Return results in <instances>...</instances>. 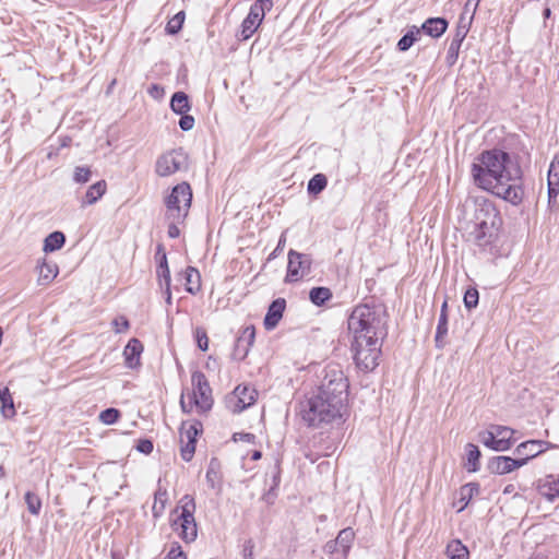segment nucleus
Masks as SVG:
<instances>
[{"instance_id":"nucleus-1","label":"nucleus","mask_w":559,"mask_h":559,"mask_svg":"<svg viewBox=\"0 0 559 559\" xmlns=\"http://www.w3.org/2000/svg\"><path fill=\"white\" fill-rule=\"evenodd\" d=\"M347 328L357 367L364 371L373 370L379 365L382 341L386 336L382 311L366 304L358 305L348 317Z\"/></svg>"},{"instance_id":"nucleus-2","label":"nucleus","mask_w":559,"mask_h":559,"mask_svg":"<svg viewBox=\"0 0 559 559\" xmlns=\"http://www.w3.org/2000/svg\"><path fill=\"white\" fill-rule=\"evenodd\" d=\"M345 404L319 391L313 393L300 405V416L310 427H319L341 419Z\"/></svg>"},{"instance_id":"nucleus-3","label":"nucleus","mask_w":559,"mask_h":559,"mask_svg":"<svg viewBox=\"0 0 559 559\" xmlns=\"http://www.w3.org/2000/svg\"><path fill=\"white\" fill-rule=\"evenodd\" d=\"M472 175H522L515 155L492 148L484 151L473 163Z\"/></svg>"},{"instance_id":"nucleus-4","label":"nucleus","mask_w":559,"mask_h":559,"mask_svg":"<svg viewBox=\"0 0 559 559\" xmlns=\"http://www.w3.org/2000/svg\"><path fill=\"white\" fill-rule=\"evenodd\" d=\"M195 509L194 498L190 495H185L169 515L173 531L185 543H192L198 536V525L194 518Z\"/></svg>"},{"instance_id":"nucleus-5","label":"nucleus","mask_w":559,"mask_h":559,"mask_svg":"<svg viewBox=\"0 0 559 559\" xmlns=\"http://www.w3.org/2000/svg\"><path fill=\"white\" fill-rule=\"evenodd\" d=\"M191 393H182L180 406L185 413H191L195 409L198 413H206L213 406L212 389L205 374L199 370L191 374Z\"/></svg>"},{"instance_id":"nucleus-6","label":"nucleus","mask_w":559,"mask_h":559,"mask_svg":"<svg viewBox=\"0 0 559 559\" xmlns=\"http://www.w3.org/2000/svg\"><path fill=\"white\" fill-rule=\"evenodd\" d=\"M521 177H473L474 185L512 204L522 201Z\"/></svg>"},{"instance_id":"nucleus-7","label":"nucleus","mask_w":559,"mask_h":559,"mask_svg":"<svg viewBox=\"0 0 559 559\" xmlns=\"http://www.w3.org/2000/svg\"><path fill=\"white\" fill-rule=\"evenodd\" d=\"M192 201V191L187 182L175 186L170 194L165 199L166 219L185 222Z\"/></svg>"},{"instance_id":"nucleus-8","label":"nucleus","mask_w":559,"mask_h":559,"mask_svg":"<svg viewBox=\"0 0 559 559\" xmlns=\"http://www.w3.org/2000/svg\"><path fill=\"white\" fill-rule=\"evenodd\" d=\"M317 391L345 404L348 393V382L344 372L336 366L328 367L324 378Z\"/></svg>"},{"instance_id":"nucleus-9","label":"nucleus","mask_w":559,"mask_h":559,"mask_svg":"<svg viewBox=\"0 0 559 559\" xmlns=\"http://www.w3.org/2000/svg\"><path fill=\"white\" fill-rule=\"evenodd\" d=\"M189 170L188 155L181 150H173L163 154L156 162L157 175H174Z\"/></svg>"},{"instance_id":"nucleus-10","label":"nucleus","mask_w":559,"mask_h":559,"mask_svg":"<svg viewBox=\"0 0 559 559\" xmlns=\"http://www.w3.org/2000/svg\"><path fill=\"white\" fill-rule=\"evenodd\" d=\"M258 392L249 385H237L235 390L225 397V405L233 414H239L255 403Z\"/></svg>"},{"instance_id":"nucleus-11","label":"nucleus","mask_w":559,"mask_h":559,"mask_svg":"<svg viewBox=\"0 0 559 559\" xmlns=\"http://www.w3.org/2000/svg\"><path fill=\"white\" fill-rule=\"evenodd\" d=\"M312 260L309 254L300 253L295 250L288 252V264L286 282H298L311 272Z\"/></svg>"},{"instance_id":"nucleus-12","label":"nucleus","mask_w":559,"mask_h":559,"mask_svg":"<svg viewBox=\"0 0 559 559\" xmlns=\"http://www.w3.org/2000/svg\"><path fill=\"white\" fill-rule=\"evenodd\" d=\"M498 229L499 227L481 228L480 226H474V229L469 233V238L480 253L492 254L498 238Z\"/></svg>"},{"instance_id":"nucleus-13","label":"nucleus","mask_w":559,"mask_h":559,"mask_svg":"<svg viewBox=\"0 0 559 559\" xmlns=\"http://www.w3.org/2000/svg\"><path fill=\"white\" fill-rule=\"evenodd\" d=\"M271 9L264 7L251 5L248 15L241 23V29L237 34L239 40L249 39L261 25L265 13Z\"/></svg>"},{"instance_id":"nucleus-14","label":"nucleus","mask_w":559,"mask_h":559,"mask_svg":"<svg viewBox=\"0 0 559 559\" xmlns=\"http://www.w3.org/2000/svg\"><path fill=\"white\" fill-rule=\"evenodd\" d=\"M201 426L199 423L182 424L180 428V442H181V457L183 461L189 462L195 452L197 436L200 432Z\"/></svg>"},{"instance_id":"nucleus-15","label":"nucleus","mask_w":559,"mask_h":559,"mask_svg":"<svg viewBox=\"0 0 559 559\" xmlns=\"http://www.w3.org/2000/svg\"><path fill=\"white\" fill-rule=\"evenodd\" d=\"M500 216L496 207L487 201L478 203L474 213V226L481 228L499 227Z\"/></svg>"},{"instance_id":"nucleus-16","label":"nucleus","mask_w":559,"mask_h":559,"mask_svg":"<svg viewBox=\"0 0 559 559\" xmlns=\"http://www.w3.org/2000/svg\"><path fill=\"white\" fill-rule=\"evenodd\" d=\"M524 465L525 462L519 461L518 457L501 455L492 457L488 463V468L493 474L506 475Z\"/></svg>"},{"instance_id":"nucleus-17","label":"nucleus","mask_w":559,"mask_h":559,"mask_svg":"<svg viewBox=\"0 0 559 559\" xmlns=\"http://www.w3.org/2000/svg\"><path fill=\"white\" fill-rule=\"evenodd\" d=\"M546 445L547 443L542 440H528L520 443L515 448L514 454L519 461H524L526 464L531 459L543 453L546 450Z\"/></svg>"},{"instance_id":"nucleus-18","label":"nucleus","mask_w":559,"mask_h":559,"mask_svg":"<svg viewBox=\"0 0 559 559\" xmlns=\"http://www.w3.org/2000/svg\"><path fill=\"white\" fill-rule=\"evenodd\" d=\"M537 490L548 501L559 498V473L540 478L537 483Z\"/></svg>"},{"instance_id":"nucleus-19","label":"nucleus","mask_w":559,"mask_h":559,"mask_svg":"<svg viewBox=\"0 0 559 559\" xmlns=\"http://www.w3.org/2000/svg\"><path fill=\"white\" fill-rule=\"evenodd\" d=\"M493 435L498 440L497 448L498 452H504L511 449L515 439H513V435L515 430L507 426L493 425L491 426Z\"/></svg>"},{"instance_id":"nucleus-20","label":"nucleus","mask_w":559,"mask_h":559,"mask_svg":"<svg viewBox=\"0 0 559 559\" xmlns=\"http://www.w3.org/2000/svg\"><path fill=\"white\" fill-rule=\"evenodd\" d=\"M286 301L283 298L275 299L269 307L264 318V326L266 330H273L283 317Z\"/></svg>"},{"instance_id":"nucleus-21","label":"nucleus","mask_w":559,"mask_h":559,"mask_svg":"<svg viewBox=\"0 0 559 559\" xmlns=\"http://www.w3.org/2000/svg\"><path fill=\"white\" fill-rule=\"evenodd\" d=\"M36 271L38 273L37 284L40 286H48L59 273L58 265L46 260L38 262Z\"/></svg>"},{"instance_id":"nucleus-22","label":"nucleus","mask_w":559,"mask_h":559,"mask_svg":"<svg viewBox=\"0 0 559 559\" xmlns=\"http://www.w3.org/2000/svg\"><path fill=\"white\" fill-rule=\"evenodd\" d=\"M448 25V21L443 17H429L419 28L421 29V33H425L432 38H438L445 33Z\"/></svg>"},{"instance_id":"nucleus-23","label":"nucleus","mask_w":559,"mask_h":559,"mask_svg":"<svg viewBox=\"0 0 559 559\" xmlns=\"http://www.w3.org/2000/svg\"><path fill=\"white\" fill-rule=\"evenodd\" d=\"M143 350L142 343L132 338L128 342L127 346L124 347L123 355L126 357V364L130 368H134L140 362V355Z\"/></svg>"},{"instance_id":"nucleus-24","label":"nucleus","mask_w":559,"mask_h":559,"mask_svg":"<svg viewBox=\"0 0 559 559\" xmlns=\"http://www.w3.org/2000/svg\"><path fill=\"white\" fill-rule=\"evenodd\" d=\"M106 190L107 183L103 179L92 183L82 198V205L85 206L96 203L105 194Z\"/></svg>"},{"instance_id":"nucleus-25","label":"nucleus","mask_w":559,"mask_h":559,"mask_svg":"<svg viewBox=\"0 0 559 559\" xmlns=\"http://www.w3.org/2000/svg\"><path fill=\"white\" fill-rule=\"evenodd\" d=\"M479 493V485L476 483H468L463 485L459 491V501L455 503L459 506L457 511H463L472 498Z\"/></svg>"},{"instance_id":"nucleus-26","label":"nucleus","mask_w":559,"mask_h":559,"mask_svg":"<svg viewBox=\"0 0 559 559\" xmlns=\"http://www.w3.org/2000/svg\"><path fill=\"white\" fill-rule=\"evenodd\" d=\"M168 501V492L166 488L160 486V480H158V488L154 493V503L152 506V514L154 519H158L165 511L166 504Z\"/></svg>"},{"instance_id":"nucleus-27","label":"nucleus","mask_w":559,"mask_h":559,"mask_svg":"<svg viewBox=\"0 0 559 559\" xmlns=\"http://www.w3.org/2000/svg\"><path fill=\"white\" fill-rule=\"evenodd\" d=\"M205 477H206L207 485L212 489H221V483H222L221 465L216 459H212L210 461Z\"/></svg>"},{"instance_id":"nucleus-28","label":"nucleus","mask_w":559,"mask_h":559,"mask_svg":"<svg viewBox=\"0 0 559 559\" xmlns=\"http://www.w3.org/2000/svg\"><path fill=\"white\" fill-rule=\"evenodd\" d=\"M170 108L178 115L187 114L191 109L188 95L185 92H176L171 96Z\"/></svg>"},{"instance_id":"nucleus-29","label":"nucleus","mask_w":559,"mask_h":559,"mask_svg":"<svg viewBox=\"0 0 559 559\" xmlns=\"http://www.w3.org/2000/svg\"><path fill=\"white\" fill-rule=\"evenodd\" d=\"M0 403L2 416L7 419L12 418L15 415V408L12 395L7 386L0 389Z\"/></svg>"},{"instance_id":"nucleus-30","label":"nucleus","mask_w":559,"mask_h":559,"mask_svg":"<svg viewBox=\"0 0 559 559\" xmlns=\"http://www.w3.org/2000/svg\"><path fill=\"white\" fill-rule=\"evenodd\" d=\"M420 34V28L415 25L411 26L407 33L397 41V49L400 51L408 50L419 39Z\"/></svg>"},{"instance_id":"nucleus-31","label":"nucleus","mask_w":559,"mask_h":559,"mask_svg":"<svg viewBox=\"0 0 559 559\" xmlns=\"http://www.w3.org/2000/svg\"><path fill=\"white\" fill-rule=\"evenodd\" d=\"M186 289L190 294H197L201 288L200 273L197 269L189 266L185 271Z\"/></svg>"},{"instance_id":"nucleus-32","label":"nucleus","mask_w":559,"mask_h":559,"mask_svg":"<svg viewBox=\"0 0 559 559\" xmlns=\"http://www.w3.org/2000/svg\"><path fill=\"white\" fill-rule=\"evenodd\" d=\"M64 241L66 237L61 231H53L45 238L43 250L45 252L59 250L64 245Z\"/></svg>"},{"instance_id":"nucleus-33","label":"nucleus","mask_w":559,"mask_h":559,"mask_svg":"<svg viewBox=\"0 0 559 559\" xmlns=\"http://www.w3.org/2000/svg\"><path fill=\"white\" fill-rule=\"evenodd\" d=\"M449 559H468V549L457 539L450 542L447 546Z\"/></svg>"},{"instance_id":"nucleus-34","label":"nucleus","mask_w":559,"mask_h":559,"mask_svg":"<svg viewBox=\"0 0 559 559\" xmlns=\"http://www.w3.org/2000/svg\"><path fill=\"white\" fill-rule=\"evenodd\" d=\"M332 298V292L328 287H313L309 293V299L316 306H322Z\"/></svg>"},{"instance_id":"nucleus-35","label":"nucleus","mask_w":559,"mask_h":559,"mask_svg":"<svg viewBox=\"0 0 559 559\" xmlns=\"http://www.w3.org/2000/svg\"><path fill=\"white\" fill-rule=\"evenodd\" d=\"M466 457H467V468L469 472H476L478 469L480 451L477 445L473 443H467L466 445Z\"/></svg>"},{"instance_id":"nucleus-36","label":"nucleus","mask_w":559,"mask_h":559,"mask_svg":"<svg viewBox=\"0 0 559 559\" xmlns=\"http://www.w3.org/2000/svg\"><path fill=\"white\" fill-rule=\"evenodd\" d=\"M355 533L350 527L342 530L336 539L334 540V545H338L343 548L344 555L347 554V551L350 548V544L354 540Z\"/></svg>"},{"instance_id":"nucleus-37","label":"nucleus","mask_w":559,"mask_h":559,"mask_svg":"<svg viewBox=\"0 0 559 559\" xmlns=\"http://www.w3.org/2000/svg\"><path fill=\"white\" fill-rule=\"evenodd\" d=\"M447 301L443 302L436 332V341L444 337L448 332Z\"/></svg>"},{"instance_id":"nucleus-38","label":"nucleus","mask_w":559,"mask_h":559,"mask_svg":"<svg viewBox=\"0 0 559 559\" xmlns=\"http://www.w3.org/2000/svg\"><path fill=\"white\" fill-rule=\"evenodd\" d=\"M24 499L27 504L28 511L34 515H38L41 509L40 498L34 492L27 491L25 493Z\"/></svg>"},{"instance_id":"nucleus-39","label":"nucleus","mask_w":559,"mask_h":559,"mask_svg":"<svg viewBox=\"0 0 559 559\" xmlns=\"http://www.w3.org/2000/svg\"><path fill=\"white\" fill-rule=\"evenodd\" d=\"M120 417V412L117 408H107L99 414V420L105 425L115 424Z\"/></svg>"},{"instance_id":"nucleus-40","label":"nucleus","mask_w":559,"mask_h":559,"mask_svg":"<svg viewBox=\"0 0 559 559\" xmlns=\"http://www.w3.org/2000/svg\"><path fill=\"white\" fill-rule=\"evenodd\" d=\"M326 187V177H312L308 182V192L311 194L320 193Z\"/></svg>"},{"instance_id":"nucleus-41","label":"nucleus","mask_w":559,"mask_h":559,"mask_svg":"<svg viewBox=\"0 0 559 559\" xmlns=\"http://www.w3.org/2000/svg\"><path fill=\"white\" fill-rule=\"evenodd\" d=\"M480 441L483 442V444L485 447L498 452V448H497L498 440L496 439V436L493 435V431L491 428L489 430L480 433Z\"/></svg>"},{"instance_id":"nucleus-42","label":"nucleus","mask_w":559,"mask_h":559,"mask_svg":"<svg viewBox=\"0 0 559 559\" xmlns=\"http://www.w3.org/2000/svg\"><path fill=\"white\" fill-rule=\"evenodd\" d=\"M478 290L476 288H468L464 294V305L467 309H473L478 305Z\"/></svg>"},{"instance_id":"nucleus-43","label":"nucleus","mask_w":559,"mask_h":559,"mask_svg":"<svg viewBox=\"0 0 559 559\" xmlns=\"http://www.w3.org/2000/svg\"><path fill=\"white\" fill-rule=\"evenodd\" d=\"M185 20L183 12L177 13L167 24L166 29L169 34H176L181 27Z\"/></svg>"},{"instance_id":"nucleus-44","label":"nucleus","mask_w":559,"mask_h":559,"mask_svg":"<svg viewBox=\"0 0 559 559\" xmlns=\"http://www.w3.org/2000/svg\"><path fill=\"white\" fill-rule=\"evenodd\" d=\"M195 340H197L198 347L202 352H206L209 349V337H207V334L204 329L197 328Z\"/></svg>"},{"instance_id":"nucleus-45","label":"nucleus","mask_w":559,"mask_h":559,"mask_svg":"<svg viewBox=\"0 0 559 559\" xmlns=\"http://www.w3.org/2000/svg\"><path fill=\"white\" fill-rule=\"evenodd\" d=\"M461 44L451 40L447 51V62L450 66L454 64L455 61L457 60Z\"/></svg>"},{"instance_id":"nucleus-46","label":"nucleus","mask_w":559,"mask_h":559,"mask_svg":"<svg viewBox=\"0 0 559 559\" xmlns=\"http://www.w3.org/2000/svg\"><path fill=\"white\" fill-rule=\"evenodd\" d=\"M548 179V197L549 203L552 202L554 199L559 193V177H547Z\"/></svg>"},{"instance_id":"nucleus-47","label":"nucleus","mask_w":559,"mask_h":559,"mask_svg":"<svg viewBox=\"0 0 559 559\" xmlns=\"http://www.w3.org/2000/svg\"><path fill=\"white\" fill-rule=\"evenodd\" d=\"M164 559H187V556L180 545L174 544Z\"/></svg>"},{"instance_id":"nucleus-48","label":"nucleus","mask_w":559,"mask_h":559,"mask_svg":"<svg viewBox=\"0 0 559 559\" xmlns=\"http://www.w3.org/2000/svg\"><path fill=\"white\" fill-rule=\"evenodd\" d=\"M112 326L116 333H123L127 332L129 329V321L126 317H118L114 319Z\"/></svg>"},{"instance_id":"nucleus-49","label":"nucleus","mask_w":559,"mask_h":559,"mask_svg":"<svg viewBox=\"0 0 559 559\" xmlns=\"http://www.w3.org/2000/svg\"><path fill=\"white\" fill-rule=\"evenodd\" d=\"M179 127L182 131H190L194 127V118L190 115H180Z\"/></svg>"},{"instance_id":"nucleus-50","label":"nucleus","mask_w":559,"mask_h":559,"mask_svg":"<svg viewBox=\"0 0 559 559\" xmlns=\"http://www.w3.org/2000/svg\"><path fill=\"white\" fill-rule=\"evenodd\" d=\"M157 276L159 278L160 286H170V272L168 267L157 270Z\"/></svg>"},{"instance_id":"nucleus-51","label":"nucleus","mask_w":559,"mask_h":559,"mask_svg":"<svg viewBox=\"0 0 559 559\" xmlns=\"http://www.w3.org/2000/svg\"><path fill=\"white\" fill-rule=\"evenodd\" d=\"M138 451L144 454H150L153 451V442L148 439H142L138 442Z\"/></svg>"},{"instance_id":"nucleus-52","label":"nucleus","mask_w":559,"mask_h":559,"mask_svg":"<svg viewBox=\"0 0 559 559\" xmlns=\"http://www.w3.org/2000/svg\"><path fill=\"white\" fill-rule=\"evenodd\" d=\"M468 33V28L465 25H459L455 32L454 37L452 38V41L459 43L462 45L464 38L466 37Z\"/></svg>"},{"instance_id":"nucleus-53","label":"nucleus","mask_w":559,"mask_h":559,"mask_svg":"<svg viewBox=\"0 0 559 559\" xmlns=\"http://www.w3.org/2000/svg\"><path fill=\"white\" fill-rule=\"evenodd\" d=\"M183 222H175V221H168V236L170 238H177L180 235L179 225Z\"/></svg>"},{"instance_id":"nucleus-54","label":"nucleus","mask_w":559,"mask_h":559,"mask_svg":"<svg viewBox=\"0 0 559 559\" xmlns=\"http://www.w3.org/2000/svg\"><path fill=\"white\" fill-rule=\"evenodd\" d=\"M547 175H559V153L555 155Z\"/></svg>"},{"instance_id":"nucleus-55","label":"nucleus","mask_w":559,"mask_h":559,"mask_svg":"<svg viewBox=\"0 0 559 559\" xmlns=\"http://www.w3.org/2000/svg\"><path fill=\"white\" fill-rule=\"evenodd\" d=\"M479 2H480V0H467L464 5V11L471 12L472 16H473L479 5Z\"/></svg>"},{"instance_id":"nucleus-56","label":"nucleus","mask_w":559,"mask_h":559,"mask_svg":"<svg viewBox=\"0 0 559 559\" xmlns=\"http://www.w3.org/2000/svg\"><path fill=\"white\" fill-rule=\"evenodd\" d=\"M147 92L152 97L157 98L164 94V88L157 84H153Z\"/></svg>"},{"instance_id":"nucleus-57","label":"nucleus","mask_w":559,"mask_h":559,"mask_svg":"<svg viewBox=\"0 0 559 559\" xmlns=\"http://www.w3.org/2000/svg\"><path fill=\"white\" fill-rule=\"evenodd\" d=\"M285 245H286V237H285V234H282L278 239V243H277L276 248L274 249V251L272 252L271 257L275 258L277 255V253L284 249Z\"/></svg>"},{"instance_id":"nucleus-58","label":"nucleus","mask_w":559,"mask_h":559,"mask_svg":"<svg viewBox=\"0 0 559 559\" xmlns=\"http://www.w3.org/2000/svg\"><path fill=\"white\" fill-rule=\"evenodd\" d=\"M253 544L251 542L246 543L243 546V559H253Z\"/></svg>"},{"instance_id":"nucleus-59","label":"nucleus","mask_w":559,"mask_h":559,"mask_svg":"<svg viewBox=\"0 0 559 559\" xmlns=\"http://www.w3.org/2000/svg\"><path fill=\"white\" fill-rule=\"evenodd\" d=\"M252 5L257 7H264L266 9H272L273 7V0H255V2Z\"/></svg>"},{"instance_id":"nucleus-60","label":"nucleus","mask_w":559,"mask_h":559,"mask_svg":"<svg viewBox=\"0 0 559 559\" xmlns=\"http://www.w3.org/2000/svg\"><path fill=\"white\" fill-rule=\"evenodd\" d=\"M239 439L246 442H253L255 439V436L252 433H239Z\"/></svg>"},{"instance_id":"nucleus-61","label":"nucleus","mask_w":559,"mask_h":559,"mask_svg":"<svg viewBox=\"0 0 559 559\" xmlns=\"http://www.w3.org/2000/svg\"><path fill=\"white\" fill-rule=\"evenodd\" d=\"M165 267H168V264H167V258H166V254H163L160 261H159V264H158V267L157 270H163Z\"/></svg>"},{"instance_id":"nucleus-62","label":"nucleus","mask_w":559,"mask_h":559,"mask_svg":"<svg viewBox=\"0 0 559 559\" xmlns=\"http://www.w3.org/2000/svg\"><path fill=\"white\" fill-rule=\"evenodd\" d=\"M166 302L171 304V292L170 286H165Z\"/></svg>"},{"instance_id":"nucleus-63","label":"nucleus","mask_w":559,"mask_h":559,"mask_svg":"<svg viewBox=\"0 0 559 559\" xmlns=\"http://www.w3.org/2000/svg\"><path fill=\"white\" fill-rule=\"evenodd\" d=\"M337 545H334V542L328 543L326 548L329 552H333Z\"/></svg>"},{"instance_id":"nucleus-64","label":"nucleus","mask_w":559,"mask_h":559,"mask_svg":"<svg viewBox=\"0 0 559 559\" xmlns=\"http://www.w3.org/2000/svg\"><path fill=\"white\" fill-rule=\"evenodd\" d=\"M531 559H547V558L540 554H537V555H534L533 557H531Z\"/></svg>"}]
</instances>
